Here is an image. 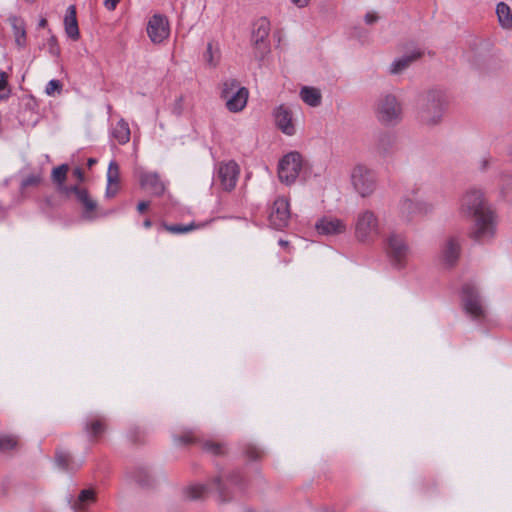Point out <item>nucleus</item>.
I'll return each mask as SVG.
<instances>
[{
	"label": "nucleus",
	"instance_id": "obj_1",
	"mask_svg": "<svg viewBox=\"0 0 512 512\" xmlns=\"http://www.w3.org/2000/svg\"><path fill=\"white\" fill-rule=\"evenodd\" d=\"M460 213L463 216L474 218L475 223L471 237L479 242L491 239L495 234L494 215L486 205L481 190L470 189L461 198Z\"/></svg>",
	"mask_w": 512,
	"mask_h": 512
},
{
	"label": "nucleus",
	"instance_id": "obj_2",
	"mask_svg": "<svg viewBox=\"0 0 512 512\" xmlns=\"http://www.w3.org/2000/svg\"><path fill=\"white\" fill-rule=\"evenodd\" d=\"M446 107L445 94L438 90H430L420 99L418 119L423 125L436 126L442 121Z\"/></svg>",
	"mask_w": 512,
	"mask_h": 512
},
{
	"label": "nucleus",
	"instance_id": "obj_3",
	"mask_svg": "<svg viewBox=\"0 0 512 512\" xmlns=\"http://www.w3.org/2000/svg\"><path fill=\"white\" fill-rule=\"evenodd\" d=\"M354 236L362 244L374 243L382 233L378 215L370 209L360 210L354 218Z\"/></svg>",
	"mask_w": 512,
	"mask_h": 512
},
{
	"label": "nucleus",
	"instance_id": "obj_4",
	"mask_svg": "<svg viewBox=\"0 0 512 512\" xmlns=\"http://www.w3.org/2000/svg\"><path fill=\"white\" fill-rule=\"evenodd\" d=\"M375 116L383 126H396L403 117L402 104L394 94H383L376 101Z\"/></svg>",
	"mask_w": 512,
	"mask_h": 512
},
{
	"label": "nucleus",
	"instance_id": "obj_5",
	"mask_svg": "<svg viewBox=\"0 0 512 512\" xmlns=\"http://www.w3.org/2000/svg\"><path fill=\"white\" fill-rule=\"evenodd\" d=\"M384 249L393 268L401 270L407 266L411 251L404 235L389 233L384 240Z\"/></svg>",
	"mask_w": 512,
	"mask_h": 512
},
{
	"label": "nucleus",
	"instance_id": "obj_6",
	"mask_svg": "<svg viewBox=\"0 0 512 512\" xmlns=\"http://www.w3.org/2000/svg\"><path fill=\"white\" fill-rule=\"evenodd\" d=\"M350 180L354 191L362 198L370 197L377 188L375 172L364 164L352 168Z\"/></svg>",
	"mask_w": 512,
	"mask_h": 512
},
{
	"label": "nucleus",
	"instance_id": "obj_7",
	"mask_svg": "<svg viewBox=\"0 0 512 512\" xmlns=\"http://www.w3.org/2000/svg\"><path fill=\"white\" fill-rule=\"evenodd\" d=\"M249 92L245 87H239L234 80H227L223 83L221 97L226 101V107L231 112L243 110L247 104Z\"/></svg>",
	"mask_w": 512,
	"mask_h": 512
},
{
	"label": "nucleus",
	"instance_id": "obj_8",
	"mask_svg": "<svg viewBox=\"0 0 512 512\" xmlns=\"http://www.w3.org/2000/svg\"><path fill=\"white\" fill-rule=\"evenodd\" d=\"M239 174L240 168L235 161L220 162L215 170L213 184L219 185L222 190L230 192L235 188Z\"/></svg>",
	"mask_w": 512,
	"mask_h": 512
},
{
	"label": "nucleus",
	"instance_id": "obj_9",
	"mask_svg": "<svg viewBox=\"0 0 512 512\" xmlns=\"http://www.w3.org/2000/svg\"><path fill=\"white\" fill-rule=\"evenodd\" d=\"M270 33V22L267 18L262 17L254 23L252 31V43L254 46V56L261 61L270 51L268 36Z\"/></svg>",
	"mask_w": 512,
	"mask_h": 512
},
{
	"label": "nucleus",
	"instance_id": "obj_10",
	"mask_svg": "<svg viewBox=\"0 0 512 512\" xmlns=\"http://www.w3.org/2000/svg\"><path fill=\"white\" fill-rule=\"evenodd\" d=\"M301 169V155L298 152H290L279 163L278 177L281 182L290 185L298 178Z\"/></svg>",
	"mask_w": 512,
	"mask_h": 512
},
{
	"label": "nucleus",
	"instance_id": "obj_11",
	"mask_svg": "<svg viewBox=\"0 0 512 512\" xmlns=\"http://www.w3.org/2000/svg\"><path fill=\"white\" fill-rule=\"evenodd\" d=\"M462 302L464 309L474 319L485 317V308L482 304L476 287L471 283H466L462 288Z\"/></svg>",
	"mask_w": 512,
	"mask_h": 512
},
{
	"label": "nucleus",
	"instance_id": "obj_12",
	"mask_svg": "<svg viewBox=\"0 0 512 512\" xmlns=\"http://www.w3.org/2000/svg\"><path fill=\"white\" fill-rule=\"evenodd\" d=\"M290 219V210L288 200L284 197L277 198L269 214L270 225L281 230L288 225Z\"/></svg>",
	"mask_w": 512,
	"mask_h": 512
},
{
	"label": "nucleus",
	"instance_id": "obj_13",
	"mask_svg": "<svg viewBox=\"0 0 512 512\" xmlns=\"http://www.w3.org/2000/svg\"><path fill=\"white\" fill-rule=\"evenodd\" d=\"M64 192L66 194L73 193L78 200L79 203L84 208L83 211V218L86 220H93L96 218L95 210L97 208V203L95 200H93L88 191L84 188H80L79 186H71V187H64Z\"/></svg>",
	"mask_w": 512,
	"mask_h": 512
},
{
	"label": "nucleus",
	"instance_id": "obj_14",
	"mask_svg": "<svg viewBox=\"0 0 512 512\" xmlns=\"http://www.w3.org/2000/svg\"><path fill=\"white\" fill-rule=\"evenodd\" d=\"M147 33L153 43H161L169 36V24L162 15H154L148 22Z\"/></svg>",
	"mask_w": 512,
	"mask_h": 512
},
{
	"label": "nucleus",
	"instance_id": "obj_15",
	"mask_svg": "<svg viewBox=\"0 0 512 512\" xmlns=\"http://www.w3.org/2000/svg\"><path fill=\"white\" fill-rule=\"evenodd\" d=\"M209 489L217 491L222 501L228 500L225 487L222 483L221 478L219 477L213 479V481L209 484V487L203 484L191 485L186 489V494L190 499L196 500L203 497Z\"/></svg>",
	"mask_w": 512,
	"mask_h": 512
},
{
	"label": "nucleus",
	"instance_id": "obj_16",
	"mask_svg": "<svg viewBox=\"0 0 512 512\" xmlns=\"http://www.w3.org/2000/svg\"><path fill=\"white\" fill-rule=\"evenodd\" d=\"M346 223L334 217H323L315 223V229L318 234L325 236H334L346 231Z\"/></svg>",
	"mask_w": 512,
	"mask_h": 512
},
{
	"label": "nucleus",
	"instance_id": "obj_17",
	"mask_svg": "<svg viewBox=\"0 0 512 512\" xmlns=\"http://www.w3.org/2000/svg\"><path fill=\"white\" fill-rule=\"evenodd\" d=\"M274 118L277 127L286 135L295 134V126L292 121V113L290 109L284 105H280L274 111Z\"/></svg>",
	"mask_w": 512,
	"mask_h": 512
},
{
	"label": "nucleus",
	"instance_id": "obj_18",
	"mask_svg": "<svg viewBox=\"0 0 512 512\" xmlns=\"http://www.w3.org/2000/svg\"><path fill=\"white\" fill-rule=\"evenodd\" d=\"M139 181L141 187L150 191L152 195L161 196L165 192V184L156 172H142Z\"/></svg>",
	"mask_w": 512,
	"mask_h": 512
},
{
	"label": "nucleus",
	"instance_id": "obj_19",
	"mask_svg": "<svg viewBox=\"0 0 512 512\" xmlns=\"http://www.w3.org/2000/svg\"><path fill=\"white\" fill-rule=\"evenodd\" d=\"M82 459H74L73 456L66 451L58 450L55 454V463L59 469L65 472H76L83 464Z\"/></svg>",
	"mask_w": 512,
	"mask_h": 512
},
{
	"label": "nucleus",
	"instance_id": "obj_20",
	"mask_svg": "<svg viewBox=\"0 0 512 512\" xmlns=\"http://www.w3.org/2000/svg\"><path fill=\"white\" fill-rule=\"evenodd\" d=\"M107 427L106 418L101 415H91L84 421V431L91 437H98L105 432Z\"/></svg>",
	"mask_w": 512,
	"mask_h": 512
},
{
	"label": "nucleus",
	"instance_id": "obj_21",
	"mask_svg": "<svg viewBox=\"0 0 512 512\" xmlns=\"http://www.w3.org/2000/svg\"><path fill=\"white\" fill-rule=\"evenodd\" d=\"M65 32L72 40H78L80 33L78 28V22L76 18V8L74 5H70L64 17Z\"/></svg>",
	"mask_w": 512,
	"mask_h": 512
},
{
	"label": "nucleus",
	"instance_id": "obj_22",
	"mask_svg": "<svg viewBox=\"0 0 512 512\" xmlns=\"http://www.w3.org/2000/svg\"><path fill=\"white\" fill-rule=\"evenodd\" d=\"M422 55L421 52H413L410 55H405L400 58L395 59L390 67L389 73L392 75H399L403 71H405L414 61L420 58Z\"/></svg>",
	"mask_w": 512,
	"mask_h": 512
},
{
	"label": "nucleus",
	"instance_id": "obj_23",
	"mask_svg": "<svg viewBox=\"0 0 512 512\" xmlns=\"http://www.w3.org/2000/svg\"><path fill=\"white\" fill-rule=\"evenodd\" d=\"M398 213L402 220L412 221L417 215L416 201L409 197H403L398 203Z\"/></svg>",
	"mask_w": 512,
	"mask_h": 512
},
{
	"label": "nucleus",
	"instance_id": "obj_24",
	"mask_svg": "<svg viewBox=\"0 0 512 512\" xmlns=\"http://www.w3.org/2000/svg\"><path fill=\"white\" fill-rule=\"evenodd\" d=\"M442 253L445 263L449 266L454 265L460 253V245L458 241L454 238H450L444 245Z\"/></svg>",
	"mask_w": 512,
	"mask_h": 512
},
{
	"label": "nucleus",
	"instance_id": "obj_25",
	"mask_svg": "<svg viewBox=\"0 0 512 512\" xmlns=\"http://www.w3.org/2000/svg\"><path fill=\"white\" fill-rule=\"evenodd\" d=\"M300 97L304 103L311 107H317L321 104L322 96L317 88L304 86L300 91Z\"/></svg>",
	"mask_w": 512,
	"mask_h": 512
},
{
	"label": "nucleus",
	"instance_id": "obj_26",
	"mask_svg": "<svg viewBox=\"0 0 512 512\" xmlns=\"http://www.w3.org/2000/svg\"><path fill=\"white\" fill-rule=\"evenodd\" d=\"M112 136L120 145L126 144L130 140V128L128 123L121 119L112 130Z\"/></svg>",
	"mask_w": 512,
	"mask_h": 512
},
{
	"label": "nucleus",
	"instance_id": "obj_27",
	"mask_svg": "<svg viewBox=\"0 0 512 512\" xmlns=\"http://www.w3.org/2000/svg\"><path fill=\"white\" fill-rule=\"evenodd\" d=\"M95 492L93 489H84L79 493L78 498L72 504V508L79 512L84 510L86 506L95 501Z\"/></svg>",
	"mask_w": 512,
	"mask_h": 512
},
{
	"label": "nucleus",
	"instance_id": "obj_28",
	"mask_svg": "<svg viewBox=\"0 0 512 512\" xmlns=\"http://www.w3.org/2000/svg\"><path fill=\"white\" fill-rule=\"evenodd\" d=\"M496 14L500 25L504 29H512V13L507 4L500 2L496 8Z\"/></svg>",
	"mask_w": 512,
	"mask_h": 512
},
{
	"label": "nucleus",
	"instance_id": "obj_29",
	"mask_svg": "<svg viewBox=\"0 0 512 512\" xmlns=\"http://www.w3.org/2000/svg\"><path fill=\"white\" fill-rule=\"evenodd\" d=\"M18 437L12 434H0V452H8L17 449Z\"/></svg>",
	"mask_w": 512,
	"mask_h": 512
},
{
	"label": "nucleus",
	"instance_id": "obj_30",
	"mask_svg": "<svg viewBox=\"0 0 512 512\" xmlns=\"http://www.w3.org/2000/svg\"><path fill=\"white\" fill-rule=\"evenodd\" d=\"M201 447L203 451L214 455V456H221L224 455L226 452L225 445L222 443L214 442L211 440L203 441L201 444Z\"/></svg>",
	"mask_w": 512,
	"mask_h": 512
},
{
	"label": "nucleus",
	"instance_id": "obj_31",
	"mask_svg": "<svg viewBox=\"0 0 512 512\" xmlns=\"http://www.w3.org/2000/svg\"><path fill=\"white\" fill-rule=\"evenodd\" d=\"M69 170V167L67 164H62L58 167H55L53 170H52V180L54 183H56L57 185L60 186V189L64 192V182L66 180V177H67V172Z\"/></svg>",
	"mask_w": 512,
	"mask_h": 512
},
{
	"label": "nucleus",
	"instance_id": "obj_32",
	"mask_svg": "<svg viewBox=\"0 0 512 512\" xmlns=\"http://www.w3.org/2000/svg\"><path fill=\"white\" fill-rule=\"evenodd\" d=\"M162 227L172 233V234H184V233H188L190 231H193L194 229H196L198 226L195 225L194 222H191L189 224H166V223H163L162 224Z\"/></svg>",
	"mask_w": 512,
	"mask_h": 512
},
{
	"label": "nucleus",
	"instance_id": "obj_33",
	"mask_svg": "<svg viewBox=\"0 0 512 512\" xmlns=\"http://www.w3.org/2000/svg\"><path fill=\"white\" fill-rule=\"evenodd\" d=\"M415 201L418 216H427L433 213L436 208V203L428 199H419Z\"/></svg>",
	"mask_w": 512,
	"mask_h": 512
},
{
	"label": "nucleus",
	"instance_id": "obj_34",
	"mask_svg": "<svg viewBox=\"0 0 512 512\" xmlns=\"http://www.w3.org/2000/svg\"><path fill=\"white\" fill-rule=\"evenodd\" d=\"M204 59L206 63L211 66L215 67L218 64L219 61V49L214 48L213 43H208L206 51L204 52Z\"/></svg>",
	"mask_w": 512,
	"mask_h": 512
},
{
	"label": "nucleus",
	"instance_id": "obj_35",
	"mask_svg": "<svg viewBox=\"0 0 512 512\" xmlns=\"http://www.w3.org/2000/svg\"><path fill=\"white\" fill-rule=\"evenodd\" d=\"M42 179V173H31L22 179L20 187L21 189L36 187L41 183Z\"/></svg>",
	"mask_w": 512,
	"mask_h": 512
},
{
	"label": "nucleus",
	"instance_id": "obj_36",
	"mask_svg": "<svg viewBox=\"0 0 512 512\" xmlns=\"http://www.w3.org/2000/svg\"><path fill=\"white\" fill-rule=\"evenodd\" d=\"M120 177L119 166L115 161H111L107 171V181L109 185H118Z\"/></svg>",
	"mask_w": 512,
	"mask_h": 512
},
{
	"label": "nucleus",
	"instance_id": "obj_37",
	"mask_svg": "<svg viewBox=\"0 0 512 512\" xmlns=\"http://www.w3.org/2000/svg\"><path fill=\"white\" fill-rule=\"evenodd\" d=\"M11 95V89L8 84V74L0 71V100H7Z\"/></svg>",
	"mask_w": 512,
	"mask_h": 512
},
{
	"label": "nucleus",
	"instance_id": "obj_38",
	"mask_svg": "<svg viewBox=\"0 0 512 512\" xmlns=\"http://www.w3.org/2000/svg\"><path fill=\"white\" fill-rule=\"evenodd\" d=\"M15 42L19 47H24L26 44V31L22 23H14L13 25Z\"/></svg>",
	"mask_w": 512,
	"mask_h": 512
},
{
	"label": "nucleus",
	"instance_id": "obj_39",
	"mask_svg": "<svg viewBox=\"0 0 512 512\" xmlns=\"http://www.w3.org/2000/svg\"><path fill=\"white\" fill-rule=\"evenodd\" d=\"M136 481L142 486H150L152 484L151 475L146 468H139L135 475Z\"/></svg>",
	"mask_w": 512,
	"mask_h": 512
},
{
	"label": "nucleus",
	"instance_id": "obj_40",
	"mask_svg": "<svg viewBox=\"0 0 512 512\" xmlns=\"http://www.w3.org/2000/svg\"><path fill=\"white\" fill-rule=\"evenodd\" d=\"M62 91V83L59 80L52 79L50 80L45 88V93L48 96H53L55 92L58 94Z\"/></svg>",
	"mask_w": 512,
	"mask_h": 512
},
{
	"label": "nucleus",
	"instance_id": "obj_41",
	"mask_svg": "<svg viewBox=\"0 0 512 512\" xmlns=\"http://www.w3.org/2000/svg\"><path fill=\"white\" fill-rule=\"evenodd\" d=\"M48 51L50 55L58 58L60 56L61 50L57 42V38L55 36H51L48 39Z\"/></svg>",
	"mask_w": 512,
	"mask_h": 512
},
{
	"label": "nucleus",
	"instance_id": "obj_42",
	"mask_svg": "<svg viewBox=\"0 0 512 512\" xmlns=\"http://www.w3.org/2000/svg\"><path fill=\"white\" fill-rule=\"evenodd\" d=\"M174 440L178 444L187 445L196 442V437L191 432H188L182 436L175 437Z\"/></svg>",
	"mask_w": 512,
	"mask_h": 512
},
{
	"label": "nucleus",
	"instance_id": "obj_43",
	"mask_svg": "<svg viewBox=\"0 0 512 512\" xmlns=\"http://www.w3.org/2000/svg\"><path fill=\"white\" fill-rule=\"evenodd\" d=\"M262 452L255 446L249 445L246 449V455L251 460H257L261 457Z\"/></svg>",
	"mask_w": 512,
	"mask_h": 512
},
{
	"label": "nucleus",
	"instance_id": "obj_44",
	"mask_svg": "<svg viewBox=\"0 0 512 512\" xmlns=\"http://www.w3.org/2000/svg\"><path fill=\"white\" fill-rule=\"evenodd\" d=\"M377 20H378V15L374 12H368V13H366V15L364 17V21L368 25L374 24L375 22H377Z\"/></svg>",
	"mask_w": 512,
	"mask_h": 512
},
{
	"label": "nucleus",
	"instance_id": "obj_45",
	"mask_svg": "<svg viewBox=\"0 0 512 512\" xmlns=\"http://www.w3.org/2000/svg\"><path fill=\"white\" fill-rule=\"evenodd\" d=\"M119 1L120 0H104L103 5L107 10L113 11V10H115Z\"/></svg>",
	"mask_w": 512,
	"mask_h": 512
},
{
	"label": "nucleus",
	"instance_id": "obj_46",
	"mask_svg": "<svg viewBox=\"0 0 512 512\" xmlns=\"http://www.w3.org/2000/svg\"><path fill=\"white\" fill-rule=\"evenodd\" d=\"M150 205L149 201H141L137 205V210L139 213H144Z\"/></svg>",
	"mask_w": 512,
	"mask_h": 512
},
{
	"label": "nucleus",
	"instance_id": "obj_47",
	"mask_svg": "<svg viewBox=\"0 0 512 512\" xmlns=\"http://www.w3.org/2000/svg\"><path fill=\"white\" fill-rule=\"evenodd\" d=\"M73 174L79 179V181H83L84 174L80 168H75Z\"/></svg>",
	"mask_w": 512,
	"mask_h": 512
},
{
	"label": "nucleus",
	"instance_id": "obj_48",
	"mask_svg": "<svg viewBox=\"0 0 512 512\" xmlns=\"http://www.w3.org/2000/svg\"><path fill=\"white\" fill-rule=\"evenodd\" d=\"M292 2L298 7H304L308 4V0H292Z\"/></svg>",
	"mask_w": 512,
	"mask_h": 512
},
{
	"label": "nucleus",
	"instance_id": "obj_49",
	"mask_svg": "<svg viewBox=\"0 0 512 512\" xmlns=\"http://www.w3.org/2000/svg\"><path fill=\"white\" fill-rule=\"evenodd\" d=\"M111 186H112V185H109V184H108V188H107V190H106V194H107V196H109V197L114 196V195L116 194V192H117V186H115V189H114V190H112V189H111Z\"/></svg>",
	"mask_w": 512,
	"mask_h": 512
},
{
	"label": "nucleus",
	"instance_id": "obj_50",
	"mask_svg": "<svg viewBox=\"0 0 512 512\" xmlns=\"http://www.w3.org/2000/svg\"><path fill=\"white\" fill-rule=\"evenodd\" d=\"M237 477H238V475H237V474H232V475H230V477H229V482H230V483H232V484H237V483H238V481H237Z\"/></svg>",
	"mask_w": 512,
	"mask_h": 512
},
{
	"label": "nucleus",
	"instance_id": "obj_51",
	"mask_svg": "<svg viewBox=\"0 0 512 512\" xmlns=\"http://www.w3.org/2000/svg\"><path fill=\"white\" fill-rule=\"evenodd\" d=\"M143 226L146 228V229H149L151 226H152V221L150 219H146L144 220L143 222Z\"/></svg>",
	"mask_w": 512,
	"mask_h": 512
},
{
	"label": "nucleus",
	"instance_id": "obj_52",
	"mask_svg": "<svg viewBox=\"0 0 512 512\" xmlns=\"http://www.w3.org/2000/svg\"><path fill=\"white\" fill-rule=\"evenodd\" d=\"M96 162H97V160H96V159H94V158H89V159H88V161H87V165H88V167H90V168H91L93 165H95V164H96Z\"/></svg>",
	"mask_w": 512,
	"mask_h": 512
},
{
	"label": "nucleus",
	"instance_id": "obj_53",
	"mask_svg": "<svg viewBox=\"0 0 512 512\" xmlns=\"http://www.w3.org/2000/svg\"><path fill=\"white\" fill-rule=\"evenodd\" d=\"M278 243H279V245H280V246H282V247H284V248L288 247V245H289V242H288V241H286V240H283V239H280V240L278 241Z\"/></svg>",
	"mask_w": 512,
	"mask_h": 512
},
{
	"label": "nucleus",
	"instance_id": "obj_54",
	"mask_svg": "<svg viewBox=\"0 0 512 512\" xmlns=\"http://www.w3.org/2000/svg\"><path fill=\"white\" fill-rule=\"evenodd\" d=\"M47 25V20L46 19H41L39 21V27H45Z\"/></svg>",
	"mask_w": 512,
	"mask_h": 512
},
{
	"label": "nucleus",
	"instance_id": "obj_55",
	"mask_svg": "<svg viewBox=\"0 0 512 512\" xmlns=\"http://www.w3.org/2000/svg\"><path fill=\"white\" fill-rule=\"evenodd\" d=\"M177 102L181 103L182 102V97H179Z\"/></svg>",
	"mask_w": 512,
	"mask_h": 512
},
{
	"label": "nucleus",
	"instance_id": "obj_56",
	"mask_svg": "<svg viewBox=\"0 0 512 512\" xmlns=\"http://www.w3.org/2000/svg\"><path fill=\"white\" fill-rule=\"evenodd\" d=\"M26 1H27V2H30V3L34 2V0H26Z\"/></svg>",
	"mask_w": 512,
	"mask_h": 512
},
{
	"label": "nucleus",
	"instance_id": "obj_57",
	"mask_svg": "<svg viewBox=\"0 0 512 512\" xmlns=\"http://www.w3.org/2000/svg\"><path fill=\"white\" fill-rule=\"evenodd\" d=\"M246 512H254V511H252V510H248V511H246Z\"/></svg>",
	"mask_w": 512,
	"mask_h": 512
}]
</instances>
